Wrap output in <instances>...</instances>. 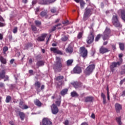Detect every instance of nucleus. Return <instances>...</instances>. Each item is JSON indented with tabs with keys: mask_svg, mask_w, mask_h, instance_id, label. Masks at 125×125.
Wrapping results in <instances>:
<instances>
[{
	"mask_svg": "<svg viewBox=\"0 0 125 125\" xmlns=\"http://www.w3.org/2000/svg\"><path fill=\"white\" fill-rule=\"evenodd\" d=\"M51 110L52 111V114L54 115H56L58 112H59V110L58 109V107H57V106H56V104H53L51 106Z\"/></svg>",
	"mask_w": 125,
	"mask_h": 125,
	"instance_id": "nucleus-10",
	"label": "nucleus"
},
{
	"mask_svg": "<svg viewBox=\"0 0 125 125\" xmlns=\"http://www.w3.org/2000/svg\"><path fill=\"white\" fill-rule=\"evenodd\" d=\"M47 14V13H46V12L45 11H42L40 13V15L41 16H42V17H44V16H46Z\"/></svg>",
	"mask_w": 125,
	"mask_h": 125,
	"instance_id": "nucleus-38",
	"label": "nucleus"
},
{
	"mask_svg": "<svg viewBox=\"0 0 125 125\" xmlns=\"http://www.w3.org/2000/svg\"><path fill=\"white\" fill-rule=\"evenodd\" d=\"M56 82H59V85H62V79H56Z\"/></svg>",
	"mask_w": 125,
	"mask_h": 125,
	"instance_id": "nucleus-45",
	"label": "nucleus"
},
{
	"mask_svg": "<svg viewBox=\"0 0 125 125\" xmlns=\"http://www.w3.org/2000/svg\"><path fill=\"white\" fill-rule=\"evenodd\" d=\"M18 30V28H17V27H14V28L13 30V33L14 34H16V33H17Z\"/></svg>",
	"mask_w": 125,
	"mask_h": 125,
	"instance_id": "nucleus-46",
	"label": "nucleus"
},
{
	"mask_svg": "<svg viewBox=\"0 0 125 125\" xmlns=\"http://www.w3.org/2000/svg\"><path fill=\"white\" fill-rule=\"evenodd\" d=\"M121 75H125V65L121 66Z\"/></svg>",
	"mask_w": 125,
	"mask_h": 125,
	"instance_id": "nucleus-30",
	"label": "nucleus"
},
{
	"mask_svg": "<svg viewBox=\"0 0 125 125\" xmlns=\"http://www.w3.org/2000/svg\"><path fill=\"white\" fill-rule=\"evenodd\" d=\"M115 109L116 112H120V110H122V105L119 104H115Z\"/></svg>",
	"mask_w": 125,
	"mask_h": 125,
	"instance_id": "nucleus-22",
	"label": "nucleus"
},
{
	"mask_svg": "<svg viewBox=\"0 0 125 125\" xmlns=\"http://www.w3.org/2000/svg\"><path fill=\"white\" fill-rule=\"evenodd\" d=\"M119 12H120L121 18L122 20H123L124 22H125V10H119Z\"/></svg>",
	"mask_w": 125,
	"mask_h": 125,
	"instance_id": "nucleus-15",
	"label": "nucleus"
},
{
	"mask_svg": "<svg viewBox=\"0 0 125 125\" xmlns=\"http://www.w3.org/2000/svg\"><path fill=\"white\" fill-rule=\"evenodd\" d=\"M94 69H95V64L94 63L89 64L84 70V74H85L86 76H89V75L93 73Z\"/></svg>",
	"mask_w": 125,
	"mask_h": 125,
	"instance_id": "nucleus-6",
	"label": "nucleus"
},
{
	"mask_svg": "<svg viewBox=\"0 0 125 125\" xmlns=\"http://www.w3.org/2000/svg\"><path fill=\"white\" fill-rule=\"evenodd\" d=\"M123 54H119V61L117 62H112L110 65V70L112 73L115 72V68H117V67H119L123 64Z\"/></svg>",
	"mask_w": 125,
	"mask_h": 125,
	"instance_id": "nucleus-3",
	"label": "nucleus"
},
{
	"mask_svg": "<svg viewBox=\"0 0 125 125\" xmlns=\"http://www.w3.org/2000/svg\"><path fill=\"white\" fill-rule=\"evenodd\" d=\"M10 100H11V97L9 96H7V97L6 98V103H8L9 102V101H10Z\"/></svg>",
	"mask_w": 125,
	"mask_h": 125,
	"instance_id": "nucleus-44",
	"label": "nucleus"
},
{
	"mask_svg": "<svg viewBox=\"0 0 125 125\" xmlns=\"http://www.w3.org/2000/svg\"><path fill=\"white\" fill-rule=\"evenodd\" d=\"M83 32H79L77 36V39H78V40H81V39L83 38Z\"/></svg>",
	"mask_w": 125,
	"mask_h": 125,
	"instance_id": "nucleus-39",
	"label": "nucleus"
},
{
	"mask_svg": "<svg viewBox=\"0 0 125 125\" xmlns=\"http://www.w3.org/2000/svg\"><path fill=\"white\" fill-rule=\"evenodd\" d=\"M8 39L10 42H11L12 41V35L10 34L8 35Z\"/></svg>",
	"mask_w": 125,
	"mask_h": 125,
	"instance_id": "nucleus-50",
	"label": "nucleus"
},
{
	"mask_svg": "<svg viewBox=\"0 0 125 125\" xmlns=\"http://www.w3.org/2000/svg\"><path fill=\"white\" fill-rule=\"evenodd\" d=\"M85 102H92L93 101V97H87L85 99Z\"/></svg>",
	"mask_w": 125,
	"mask_h": 125,
	"instance_id": "nucleus-25",
	"label": "nucleus"
},
{
	"mask_svg": "<svg viewBox=\"0 0 125 125\" xmlns=\"http://www.w3.org/2000/svg\"><path fill=\"white\" fill-rule=\"evenodd\" d=\"M20 108H21V109H22L23 110H24L25 109H28L29 108L28 105L23 104V102H22V101H21L20 102Z\"/></svg>",
	"mask_w": 125,
	"mask_h": 125,
	"instance_id": "nucleus-21",
	"label": "nucleus"
},
{
	"mask_svg": "<svg viewBox=\"0 0 125 125\" xmlns=\"http://www.w3.org/2000/svg\"><path fill=\"white\" fill-rule=\"evenodd\" d=\"M71 95L72 97H78L79 96V95L76 91H74L71 93Z\"/></svg>",
	"mask_w": 125,
	"mask_h": 125,
	"instance_id": "nucleus-34",
	"label": "nucleus"
},
{
	"mask_svg": "<svg viewBox=\"0 0 125 125\" xmlns=\"http://www.w3.org/2000/svg\"><path fill=\"white\" fill-rule=\"evenodd\" d=\"M50 51L53 52V53H56L57 54H59L60 55H62L63 53L62 51L57 49V48L51 47L50 48Z\"/></svg>",
	"mask_w": 125,
	"mask_h": 125,
	"instance_id": "nucleus-11",
	"label": "nucleus"
},
{
	"mask_svg": "<svg viewBox=\"0 0 125 125\" xmlns=\"http://www.w3.org/2000/svg\"><path fill=\"white\" fill-rule=\"evenodd\" d=\"M46 36H47V34L45 33L42 34L41 36L37 38L38 42H43L45 39V38H46Z\"/></svg>",
	"mask_w": 125,
	"mask_h": 125,
	"instance_id": "nucleus-14",
	"label": "nucleus"
},
{
	"mask_svg": "<svg viewBox=\"0 0 125 125\" xmlns=\"http://www.w3.org/2000/svg\"><path fill=\"white\" fill-rule=\"evenodd\" d=\"M62 67L63 65H62V58L59 57H56V62L53 66V69L54 70L55 73L57 72H61Z\"/></svg>",
	"mask_w": 125,
	"mask_h": 125,
	"instance_id": "nucleus-2",
	"label": "nucleus"
},
{
	"mask_svg": "<svg viewBox=\"0 0 125 125\" xmlns=\"http://www.w3.org/2000/svg\"><path fill=\"white\" fill-rule=\"evenodd\" d=\"M62 42H66L68 40V37L67 36H64L61 38Z\"/></svg>",
	"mask_w": 125,
	"mask_h": 125,
	"instance_id": "nucleus-41",
	"label": "nucleus"
},
{
	"mask_svg": "<svg viewBox=\"0 0 125 125\" xmlns=\"http://www.w3.org/2000/svg\"><path fill=\"white\" fill-rule=\"evenodd\" d=\"M35 86H37V87H38V88L37 89L38 92H40V91H41V90H40L39 89L40 87H41V83L37 82L35 83Z\"/></svg>",
	"mask_w": 125,
	"mask_h": 125,
	"instance_id": "nucleus-24",
	"label": "nucleus"
},
{
	"mask_svg": "<svg viewBox=\"0 0 125 125\" xmlns=\"http://www.w3.org/2000/svg\"><path fill=\"white\" fill-rule=\"evenodd\" d=\"M79 2L81 9H83V8H84V6L85 5V2L83 0H80Z\"/></svg>",
	"mask_w": 125,
	"mask_h": 125,
	"instance_id": "nucleus-26",
	"label": "nucleus"
},
{
	"mask_svg": "<svg viewBox=\"0 0 125 125\" xmlns=\"http://www.w3.org/2000/svg\"><path fill=\"white\" fill-rule=\"evenodd\" d=\"M56 104L58 106H60V104H61V96H59V99L56 101Z\"/></svg>",
	"mask_w": 125,
	"mask_h": 125,
	"instance_id": "nucleus-33",
	"label": "nucleus"
},
{
	"mask_svg": "<svg viewBox=\"0 0 125 125\" xmlns=\"http://www.w3.org/2000/svg\"><path fill=\"white\" fill-rule=\"evenodd\" d=\"M35 24L37 27H40L42 25V22L39 21H35Z\"/></svg>",
	"mask_w": 125,
	"mask_h": 125,
	"instance_id": "nucleus-37",
	"label": "nucleus"
},
{
	"mask_svg": "<svg viewBox=\"0 0 125 125\" xmlns=\"http://www.w3.org/2000/svg\"><path fill=\"white\" fill-rule=\"evenodd\" d=\"M121 96H125V91H124L121 95Z\"/></svg>",
	"mask_w": 125,
	"mask_h": 125,
	"instance_id": "nucleus-64",
	"label": "nucleus"
},
{
	"mask_svg": "<svg viewBox=\"0 0 125 125\" xmlns=\"http://www.w3.org/2000/svg\"><path fill=\"white\" fill-rule=\"evenodd\" d=\"M73 60H68L66 62L67 66H71L73 63Z\"/></svg>",
	"mask_w": 125,
	"mask_h": 125,
	"instance_id": "nucleus-35",
	"label": "nucleus"
},
{
	"mask_svg": "<svg viewBox=\"0 0 125 125\" xmlns=\"http://www.w3.org/2000/svg\"><path fill=\"white\" fill-rule=\"evenodd\" d=\"M110 49L104 47V46H102L99 49V52L101 54H104V53H107V52H110Z\"/></svg>",
	"mask_w": 125,
	"mask_h": 125,
	"instance_id": "nucleus-9",
	"label": "nucleus"
},
{
	"mask_svg": "<svg viewBox=\"0 0 125 125\" xmlns=\"http://www.w3.org/2000/svg\"><path fill=\"white\" fill-rule=\"evenodd\" d=\"M19 115L21 121H23L25 118V114L23 112H19Z\"/></svg>",
	"mask_w": 125,
	"mask_h": 125,
	"instance_id": "nucleus-29",
	"label": "nucleus"
},
{
	"mask_svg": "<svg viewBox=\"0 0 125 125\" xmlns=\"http://www.w3.org/2000/svg\"><path fill=\"white\" fill-rule=\"evenodd\" d=\"M73 72L74 74H81L82 73V68L77 65L73 68Z\"/></svg>",
	"mask_w": 125,
	"mask_h": 125,
	"instance_id": "nucleus-12",
	"label": "nucleus"
},
{
	"mask_svg": "<svg viewBox=\"0 0 125 125\" xmlns=\"http://www.w3.org/2000/svg\"><path fill=\"white\" fill-rule=\"evenodd\" d=\"M0 61L2 64H6V59H5L4 58H3L2 56L0 57Z\"/></svg>",
	"mask_w": 125,
	"mask_h": 125,
	"instance_id": "nucleus-27",
	"label": "nucleus"
},
{
	"mask_svg": "<svg viewBox=\"0 0 125 125\" xmlns=\"http://www.w3.org/2000/svg\"><path fill=\"white\" fill-rule=\"evenodd\" d=\"M65 51L66 53H73V52L74 51V48L72 47V46L69 45L65 49Z\"/></svg>",
	"mask_w": 125,
	"mask_h": 125,
	"instance_id": "nucleus-17",
	"label": "nucleus"
},
{
	"mask_svg": "<svg viewBox=\"0 0 125 125\" xmlns=\"http://www.w3.org/2000/svg\"><path fill=\"white\" fill-rule=\"evenodd\" d=\"M103 99V104H106V98H104Z\"/></svg>",
	"mask_w": 125,
	"mask_h": 125,
	"instance_id": "nucleus-59",
	"label": "nucleus"
},
{
	"mask_svg": "<svg viewBox=\"0 0 125 125\" xmlns=\"http://www.w3.org/2000/svg\"><path fill=\"white\" fill-rule=\"evenodd\" d=\"M119 45L121 50H124L125 49V43L119 42Z\"/></svg>",
	"mask_w": 125,
	"mask_h": 125,
	"instance_id": "nucleus-31",
	"label": "nucleus"
},
{
	"mask_svg": "<svg viewBox=\"0 0 125 125\" xmlns=\"http://www.w3.org/2000/svg\"><path fill=\"white\" fill-rule=\"evenodd\" d=\"M29 74H30V75H34V71L33 70H29Z\"/></svg>",
	"mask_w": 125,
	"mask_h": 125,
	"instance_id": "nucleus-51",
	"label": "nucleus"
},
{
	"mask_svg": "<svg viewBox=\"0 0 125 125\" xmlns=\"http://www.w3.org/2000/svg\"><path fill=\"white\" fill-rule=\"evenodd\" d=\"M67 92H68V89H64L61 92V94L62 95H65V94H67Z\"/></svg>",
	"mask_w": 125,
	"mask_h": 125,
	"instance_id": "nucleus-36",
	"label": "nucleus"
},
{
	"mask_svg": "<svg viewBox=\"0 0 125 125\" xmlns=\"http://www.w3.org/2000/svg\"><path fill=\"white\" fill-rule=\"evenodd\" d=\"M112 46V49H113V50H115V49H116V44H113L111 45Z\"/></svg>",
	"mask_w": 125,
	"mask_h": 125,
	"instance_id": "nucleus-53",
	"label": "nucleus"
},
{
	"mask_svg": "<svg viewBox=\"0 0 125 125\" xmlns=\"http://www.w3.org/2000/svg\"><path fill=\"white\" fill-rule=\"evenodd\" d=\"M87 50L84 47H80V54L81 56L85 59L87 57Z\"/></svg>",
	"mask_w": 125,
	"mask_h": 125,
	"instance_id": "nucleus-8",
	"label": "nucleus"
},
{
	"mask_svg": "<svg viewBox=\"0 0 125 125\" xmlns=\"http://www.w3.org/2000/svg\"><path fill=\"white\" fill-rule=\"evenodd\" d=\"M41 90H42V89H44V85H42L41 86Z\"/></svg>",
	"mask_w": 125,
	"mask_h": 125,
	"instance_id": "nucleus-63",
	"label": "nucleus"
},
{
	"mask_svg": "<svg viewBox=\"0 0 125 125\" xmlns=\"http://www.w3.org/2000/svg\"><path fill=\"white\" fill-rule=\"evenodd\" d=\"M14 62V59H12L10 61V64H13V62Z\"/></svg>",
	"mask_w": 125,
	"mask_h": 125,
	"instance_id": "nucleus-62",
	"label": "nucleus"
},
{
	"mask_svg": "<svg viewBox=\"0 0 125 125\" xmlns=\"http://www.w3.org/2000/svg\"><path fill=\"white\" fill-rule=\"evenodd\" d=\"M33 46V44L32 43H28L25 46H24V49H28L30 47H32Z\"/></svg>",
	"mask_w": 125,
	"mask_h": 125,
	"instance_id": "nucleus-28",
	"label": "nucleus"
},
{
	"mask_svg": "<svg viewBox=\"0 0 125 125\" xmlns=\"http://www.w3.org/2000/svg\"><path fill=\"white\" fill-rule=\"evenodd\" d=\"M0 78L8 79V76H5V71L4 70L0 71Z\"/></svg>",
	"mask_w": 125,
	"mask_h": 125,
	"instance_id": "nucleus-16",
	"label": "nucleus"
},
{
	"mask_svg": "<svg viewBox=\"0 0 125 125\" xmlns=\"http://www.w3.org/2000/svg\"><path fill=\"white\" fill-rule=\"evenodd\" d=\"M61 25H62L61 23H58V24L53 26V27H52V28L49 30V33H52V32H54V31L56 30V27H58L59 26H61Z\"/></svg>",
	"mask_w": 125,
	"mask_h": 125,
	"instance_id": "nucleus-20",
	"label": "nucleus"
},
{
	"mask_svg": "<svg viewBox=\"0 0 125 125\" xmlns=\"http://www.w3.org/2000/svg\"><path fill=\"white\" fill-rule=\"evenodd\" d=\"M124 82H125V79H123V80H122L120 83V84H123V83H124Z\"/></svg>",
	"mask_w": 125,
	"mask_h": 125,
	"instance_id": "nucleus-60",
	"label": "nucleus"
},
{
	"mask_svg": "<svg viewBox=\"0 0 125 125\" xmlns=\"http://www.w3.org/2000/svg\"><path fill=\"white\" fill-rule=\"evenodd\" d=\"M56 79H64V77L62 75H59L57 78H56Z\"/></svg>",
	"mask_w": 125,
	"mask_h": 125,
	"instance_id": "nucleus-52",
	"label": "nucleus"
},
{
	"mask_svg": "<svg viewBox=\"0 0 125 125\" xmlns=\"http://www.w3.org/2000/svg\"><path fill=\"white\" fill-rule=\"evenodd\" d=\"M36 65L38 66V67H42V66H43L44 65V62H43L42 61H38Z\"/></svg>",
	"mask_w": 125,
	"mask_h": 125,
	"instance_id": "nucleus-23",
	"label": "nucleus"
},
{
	"mask_svg": "<svg viewBox=\"0 0 125 125\" xmlns=\"http://www.w3.org/2000/svg\"><path fill=\"white\" fill-rule=\"evenodd\" d=\"M95 37V34L94 33V31H90L89 34L87 37L86 43L88 44H91L92 42L94 41V38Z\"/></svg>",
	"mask_w": 125,
	"mask_h": 125,
	"instance_id": "nucleus-7",
	"label": "nucleus"
},
{
	"mask_svg": "<svg viewBox=\"0 0 125 125\" xmlns=\"http://www.w3.org/2000/svg\"><path fill=\"white\" fill-rule=\"evenodd\" d=\"M116 121L118 124V125H122V122H121V117H118L116 118Z\"/></svg>",
	"mask_w": 125,
	"mask_h": 125,
	"instance_id": "nucleus-42",
	"label": "nucleus"
},
{
	"mask_svg": "<svg viewBox=\"0 0 125 125\" xmlns=\"http://www.w3.org/2000/svg\"><path fill=\"white\" fill-rule=\"evenodd\" d=\"M56 0H42V4H50V3H52L54 2Z\"/></svg>",
	"mask_w": 125,
	"mask_h": 125,
	"instance_id": "nucleus-18",
	"label": "nucleus"
},
{
	"mask_svg": "<svg viewBox=\"0 0 125 125\" xmlns=\"http://www.w3.org/2000/svg\"><path fill=\"white\" fill-rule=\"evenodd\" d=\"M112 23L116 28H122V24L119 20V17L117 14H115L112 16Z\"/></svg>",
	"mask_w": 125,
	"mask_h": 125,
	"instance_id": "nucleus-5",
	"label": "nucleus"
},
{
	"mask_svg": "<svg viewBox=\"0 0 125 125\" xmlns=\"http://www.w3.org/2000/svg\"><path fill=\"white\" fill-rule=\"evenodd\" d=\"M102 37L103 40L104 41H106L109 40L110 37H111V30L108 27L105 28V29L103 33V35L98 34L97 35L96 37L95 38V42H98L100 38Z\"/></svg>",
	"mask_w": 125,
	"mask_h": 125,
	"instance_id": "nucleus-1",
	"label": "nucleus"
},
{
	"mask_svg": "<svg viewBox=\"0 0 125 125\" xmlns=\"http://www.w3.org/2000/svg\"><path fill=\"white\" fill-rule=\"evenodd\" d=\"M3 39V36L0 33V40L1 41Z\"/></svg>",
	"mask_w": 125,
	"mask_h": 125,
	"instance_id": "nucleus-56",
	"label": "nucleus"
},
{
	"mask_svg": "<svg viewBox=\"0 0 125 125\" xmlns=\"http://www.w3.org/2000/svg\"><path fill=\"white\" fill-rule=\"evenodd\" d=\"M71 84H73L75 88L82 87V83H81V82H74L73 83H71Z\"/></svg>",
	"mask_w": 125,
	"mask_h": 125,
	"instance_id": "nucleus-19",
	"label": "nucleus"
},
{
	"mask_svg": "<svg viewBox=\"0 0 125 125\" xmlns=\"http://www.w3.org/2000/svg\"><path fill=\"white\" fill-rule=\"evenodd\" d=\"M92 12H93V8L86 7L85 9V12H84L83 16V21H86V20L89 18L90 15L92 14Z\"/></svg>",
	"mask_w": 125,
	"mask_h": 125,
	"instance_id": "nucleus-4",
	"label": "nucleus"
},
{
	"mask_svg": "<svg viewBox=\"0 0 125 125\" xmlns=\"http://www.w3.org/2000/svg\"><path fill=\"white\" fill-rule=\"evenodd\" d=\"M51 12L52 13H55L56 12V8H53L51 9Z\"/></svg>",
	"mask_w": 125,
	"mask_h": 125,
	"instance_id": "nucleus-47",
	"label": "nucleus"
},
{
	"mask_svg": "<svg viewBox=\"0 0 125 125\" xmlns=\"http://www.w3.org/2000/svg\"><path fill=\"white\" fill-rule=\"evenodd\" d=\"M42 125H52V123L48 118H44L42 119Z\"/></svg>",
	"mask_w": 125,
	"mask_h": 125,
	"instance_id": "nucleus-13",
	"label": "nucleus"
},
{
	"mask_svg": "<svg viewBox=\"0 0 125 125\" xmlns=\"http://www.w3.org/2000/svg\"><path fill=\"white\" fill-rule=\"evenodd\" d=\"M4 26H5V24L0 22V27H4Z\"/></svg>",
	"mask_w": 125,
	"mask_h": 125,
	"instance_id": "nucleus-54",
	"label": "nucleus"
},
{
	"mask_svg": "<svg viewBox=\"0 0 125 125\" xmlns=\"http://www.w3.org/2000/svg\"><path fill=\"white\" fill-rule=\"evenodd\" d=\"M63 25H69V21L67 20L62 22Z\"/></svg>",
	"mask_w": 125,
	"mask_h": 125,
	"instance_id": "nucleus-48",
	"label": "nucleus"
},
{
	"mask_svg": "<svg viewBox=\"0 0 125 125\" xmlns=\"http://www.w3.org/2000/svg\"><path fill=\"white\" fill-rule=\"evenodd\" d=\"M108 44V41H105L103 43V45H107Z\"/></svg>",
	"mask_w": 125,
	"mask_h": 125,
	"instance_id": "nucleus-61",
	"label": "nucleus"
},
{
	"mask_svg": "<svg viewBox=\"0 0 125 125\" xmlns=\"http://www.w3.org/2000/svg\"><path fill=\"white\" fill-rule=\"evenodd\" d=\"M31 29L33 32H36L37 31V27L34 25H31Z\"/></svg>",
	"mask_w": 125,
	"mask_h": 125,
	"instance_id": "nucleus-43",
	"label": "nucleus"
},
{
	"mask_svg": "<svg viewBox=\"0 0 125 125\" xmlns=\"http://www.w3.org/2000/svg\"><path fill=\"white\" fill-rule=\"evenodd\" d=\"M8 50V47L7 46H5L3 48V54H6V51Z\"/></svg>",
	"mask_w": 125,
	"mask_h": 125,
	"instance_id": "nucleus-40",
	"label": "nucleus"
},
{
	"mask_svg": "<svg viewBox=\"0 0 125 125\" xmlns=\"http://www.w3.org/2000/svg\"><path fill=\"white\" fill-rule=\"evenodd\" d=\"M93 26H94V23H92L90 25V31H94V30L93 29Z\"/></svg>",
	"mask_w": 125,
	"mask_h": 125,
	"instance_id": "nucleus-49",
	"label": "nucleus"
},
{
	"mask_svg": "<svg viewBox=\"0 0 125 125\" xmlns=\"http://www.w3.org/2000/svg\"><path fill=\"white\" fill-rule=\"evenodd\" d=\"M65 125H69V121L68 120H66L64 122Z\"/></svg>",
	"mask_w": 125,
	"mask_h": 125,
	"instance_id": "nucleus-57",
	"label": "nucleus"
},
{
	"mask_svg": "<svg viewBox=\"0 0 125 125\" xmlns=\"http://www.w3.org/2000/svg\"><path fill=\"white\" fill-rule=\"evenodd\" d=\"M101 97H102L103 99L106 98V97H105V95L103 93H101Z\"/></svg>",
	"mask_w": 125,
	"mask_h": 125,
	"instance_id": "nucleus-55",
	"label": "nucleus"
},
{
	"mask_svg": "<svg viewBox=\"0 0 125 125\" xmlns=\"http://www.w3.org/2000/svg\"><path fill=\"white\" fill-rule=\"evenodd\" d=\"M91 118H92V119H95V115H94V113H92L91 116Z\"/></svg>",
	"mask_w": 125,
	"mask_h": 125,
	"instance_id": "nucleus-58",
	"label": "nucleus"
},
{
	"mask_svg": "<svg viewBox=\"0 0 125 125\" xmlns=\"http://www.w3.org/2000/svg\"><path fill=\"white\" fill-rule=\"evenodd\" d=\"M34 103L37 106H38L39 107L42 106V103H41L39 100H35Z\"/></svg>",
	"mask_w": 125,
	"mask_h": 125,
	"instance_id": "nucleus-32",
	"label": "nucleus"
}]
</instances>
